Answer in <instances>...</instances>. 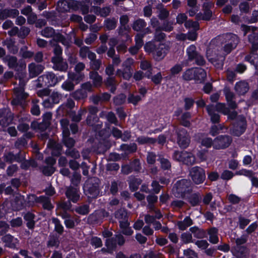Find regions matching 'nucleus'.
Instances as JSON below:
<instances>
[{"mask_svg":"<svg viewBox=\"0 0 258 258\" xmlns=\"http://www.w3.org/2000/svg\"><path fill=\"white\" fill-rule=\"evenodd\" d=\"M36 201L41 203L43 207L45 209L50 210L53 207L50 203V199L47 197L40 196L36 199Z\"/></svg>","mask_w":258,"mask_h":258,"instance_id":"2f4dec72","label":"nucleus"},{"mask_svg":"<svg viewBox=\"0 0 258 258\" xmlns=\"http://www.w3.org/2000/svg\"><path fill=\"white\" fill-rule=\"evenodd\" d=\"M52 221L54 224L55 231L59 234L62 233L63 231V227L61 224L60 221L56 218H53Z\"/></svg>","mask_w":258,"mask_h":258,"instance_id":"4d7b16f0","label":"nucleus"},{"mask_svg":"<svg viewBox=\"0 0 258 258\" xmlns=\"http://www.w3.org/2000/svg\"><path fill=\"white\" fill-rule=\"evenodd\" d=\"M105 83L107 86L110 87V90L111 92L113 93L115 91L117 83L114 77H108Z\"/></svg>","mask_w":258,"mask_h":258,"instance_id":"a18cd8bd","label":"nucleus"},{"mask_svg":"<svg viewBox=\"0 0 258 258\" xmlns=\"http://www.w3.org/2000/svg\"><path fill=\"white\" fill-rule=\"evenodd\" d=\"M91 12L102 17L108 16L111 12L110 7H105L102 8L96 6H92L91 8Z\"/></svg>","mask_w":258,"mask_h":258,"instance_id":"6ab92c4d","label":"nucleus"},{"mask_svg":"<svg viewBox=\"0 0 258 258\" xmlns=\"http://www.w3.org/2000/svg\"><path fill=\"white\" fill-rule=\"evenodd\" d=\"M245 59L254 66L255 68L258 67V54L252 52L249 55H247Z\"/></svg>","mask_w":258,"mask_h":258,"instance_id":"37998d69","label":"nucleus"},{"mask_svg":"<svg viewBox=\"0 0 258 258\" xmlns=\"http://www.w3.org/2000/svg\"><path fill=\"white\" fill-rule=\"evenodd\" d=\"M235 174L238 175H244L249 177L250 179L254 175V173L252 171L245 169H241L237 171Z\"/></svg>","mask_w":258,"mask_h":258,"instance_id":"680f3d73","label":"nucleus"},{"mask_svg":"<svg viewBox=\"0 0 258 258\" xmlns=\"http://www.w3.org/2000/svg\"><path fill=\"white\" fill-rule=\"evenodd\" d=\"M57 9L59 12H65L69 11V1L59 0L57 3Z\"/></svg>","mask_w":258,"mask_h":258,"instance_id":"ea45409f","label":"nucleus"},{"mask_svg":"<svg viewBox=\"0 0 258 258\" xmlns=\"http://www.w3.org/2000/svg\"><path fill=\"white\" fill-rule=\"evenodd\" d=\"M19 14L17 10H8L5 9L0 11V19H5L8 17L14 18L17 16Z\"/></svg>","mask_w":258,"mask_h":258,"instance_id":"bb28decb","label":"nucleus"},{"mask_svg":"<svg viewBox=\"0 0 258 258\" xmlns=\"http://www.w3.org/2000/svg\"><path fill=\"white\" fill-rule=\"evenodd\" d=\"M207 111L211 117V120L213 123H217L219 122L220 116L218 114L215 112L213 105H209L206 106Z\"/></svg>","mask_w":258,"mask_h":258,"instance_id":"cd10ccee","label":"nucleus"},{"mask_svg":"<svg viewBox=\"0 0 258 258\" xmlns=\"http://www.w3.org/2000/svg\"><path fill=\"white\" fill-rule=\"evenodd\" d=\"M192 224V220L189 217H186L182 221L178 222L177 225L179 229L184 230Z\"/></svg>","mask_w":258,"mask_h":258,"instance_id":"58836bf2","label":"nucleus"},{"mask_svg":"<svg viewBox=\"0 0 258 258\" xmlns=\"http://www.w3.org/2000/svg\"><path fill=\"white\" fill-rule=\"evenodd\" d=\"M248 40L252 45V51H256L258 49V33H252L248 36Z\"/></svg>","mask_w":258,"mask_h":258,"instance_id":"4c0bfd02","label":"nucleus"},{"mask_svg":"<svg viewBox=\"0 0 258 258\" xmlns=\"http://www.w3.org/2000/svg\"><path fill=\"white\" fill-rule=\"evenodd\" d=\"M225 94L226 99L230 109H235L237 107V105L236 103L233 100L234 97V94L228 90H226L225 92Z\"/></svg>","mask_w":258,"mask_h":258,"instance_id":"e433bc0d","label":"nucleus"},{"mask_svg":"<svg viewBox=\"0 0 258 258\" xmlns=\"http://www.w3.org/2000/svg\"><path fill=\"white\" fill-rule=\"evenodd\" d=\"M173 158L187 165H191L195 162V158L191 153L186 151H175Z\"/></svg>","mask_w":258,"mask_h":258,"instance_id":"6e6552de","label":"nucleus"},{"mask_svg":"<svg viewBox=\"0 0 258 258\" xmlns=\"http://www.w3.org/2000/svg\"><path fill=\"white\" fill-rule=\"evenodd\" d=\"M37 87L54 86L58 82V78L52 72H48L37 79Z\"/></svg>","mask_w":258,"mask_h":258,"instance_id":"423d86ee","label":"nucleus"},{"mask_svg":"<svg viewBox=\"0 0 258 258\" xmlns=\"http://www.w3.org/2000/svg\"><path fill=\"white\" fill-rule=\"evenodd\" d=\"M98 181V179L93 178L85 182L84 190L88 197L95 198L98 195L99 190Z\"/></svg>","mask_w":258,"mask_h":258,"instance_id":"0eeeda50","label":"nucleus"},{"mask_svg":"<svg viewBox=\"0 0 258 258\" xmlns=\"http://www.w3.org/2000/svg\"><path fill=\"white\" fill-rule=\"evenodd\" d=\"M3 61L6 63L11 69H17L18 66L17 58L16 56L7 55L3 58Z\"/></svg>","mask_w":258,"mask_h":258,"instance_id":"a878e982","label":"nucleus"},{"mask_svg":"<svg viewBox=\"0 0 258 258\" xmlns=\"http://www.w3.org/2000/svg\"><path fill=\"white\" fill-rule=\"evenodd\" d=\"M161 28L155 30L154 36V40L155 41L154 42L157 43L156 41H160L165 38V34L161 32Z\"/></svg>","mask_w":258,"mask_h":258,"instance_id":"338daca9","label":"nucleus"},{"mask_svg":"<svg viewBox=\"0 0 258 258\" xmlns=\"http://www.w3.org/2000/svg\"><path fill=\"white\" fill-rule=\"evenodd\" d=\"M44 68L42 65L36 64L31 63L28 65V70L30 77L34 78L40 74L43 70Z\"/></svg>","mask_w":258,"mask_h":258,"instance_id":"a211bd4d","label":"nucleus"},{"mask_svg":"<svg viewBox=\"0 0 258 258\" xmlns=\"http://www.w3.org/2000/svg\"><path fill=\"white\" fill-rule=\"evenodd\" d=\"M67 197L69 200L76 203L80 198L79 190L77 188L69 187L66 192Z\"/></svg>","mask_w":258,"mask_h":258,"instance_id":"aec40b11","label":"nucleus"},{"mask_svg":"<svg viewBox=\"0 0 258 258\" xmlns=\"http://www.w3.org/2000/svg\"><path fill=\"white\" fill-rule=\"evenodd\" d=\"M60 123L62 131V136H69L70 131L68 127L69 121L67 119L64 118L60 120Z\"/></svg>","mask_w":258,"mask_h":258,"instance_id":"49530a36","label":"nucleus"},{"mask_svg":"<svg viewBox=\"0 0 258 258\" xmlns=\"http://www.w3.org/2000/svg\"><path fill=\"white\" fill-rule=\"evenodd\" d=\"M25 83L20 84L19 87L14 89V92L16 96L15 98L12 101V103L18 104L22 103V101L26 99L28 96L27 94L24 92V86Z\"/></svg>","mask_w":258,"mask_h":258,"instance_id":"4468645a","label":"nucleus"},{"mask_svg":"<svg viewBox=\"0 0 258 258\" xmlns=\"http://www.w3.org/2000/svg\"><path fill=\"white\" fill-rule=\"evenodd\" d=\"M189 175L193 182L197 184L203 183L206 178L205 170L198 166L191 168L189 171Z\"/></svg>","mask_w":258,"mask_h":258,"instance_id":"9d476101","label":"nucleus"},{"mask_svg":"<svg viewBox=\"0 0 258 258\" xmlns=\"http://www.w3.org/2000/svg\"><path fill=\"white\" fill-rule=\"evenodd\" d=\"M152 33V31L151 29L149 27H147L144 29L143 31V33H138L135 36V42L136 45L138 46L139 47L141 48L143 45L144 42L143 40V38L144 36L147 34H150Z\"/></svg>","mask_w":258,"mask_h":258,"instance_id":"b1692460","label":"nucleus"},{"mask_svg":"<svg viewBox=\"0 0 258 258\" xmlns=\"http://www.w3.org/2000/svg\"><path fill=\"white\" fill-rule=\"evenodd\" d=\"M41 35L46 38L53 37V39L49 41L50 44L53 42H60L63 45L68 47L70 44V40L66 39L63 35L59 33L55 34L54 30L51 27H46L41 31Z\"/></svg>","mask_w":258,"mask_h":258,"instance_id":"20e7f679","label":"nucleus"},{"mask_svg":"<svg viewBox=\"0 0 258 258\" xmlns=\"http://www.w3.org/2000/svg\"><path fill=\"white\" fill-rule=\"evenodd\" d=\"M115 218L119 220L120 226H125L127 223L128 222L127 212L124 209H120L117 211L115 213Z\"/></svg>","mask_w":258,"mask_h":258,"instance_id":"412c9836","label":"nucleus"},{"mask_svg":"<svg viewBox=\"0 0 258 258\" xmlns=\"http://www.w3.org/2000/svg\"><path fill=\"white\" fill-rule=\"evenodd\" d=\"M68 79L71 80L72 82H74L75 84H79L82 81L84 78V75L81 73H72L69 72L68 74Z\"/></svg>","mask_w":258,"mask_h":258,"instance_id":"7c9ffc66","label":"nucleus"},{"mask_svg":"<svg viewBox=\"0 0 258 258\" xmlns=\"http://www.w3.org/2000/svg\"><path fill=\"white\" fill-rule=\"evenodd\" d=\"M120 148L122 150L125 151L127 153H132L136 151L137 145L135 143L123 144L121 145Z\"/></svg>","mask_w":258,"mask_h":258,"instance_id":"3c124183","label":"nucleus"},{"mask_svg":"<svg viewBox=\"0 0 258 258\" xmlns=\"http://www.w3.org/2000/svg\"><path fill=\"white\" fill-rule=\"evenodd\" d=\"M190 114L189 112H185L183 113L180 119L181 124L184 126H189L190 125V122L188 119L190 118Z\"/></svg>","mask_w":258,"mask_h":258,"instance_id":"6e6d98bb","label":"nucleus"},{"mask_svg":"<svg viewBox=\"0 0 258 258\" xmlns=\"http://www.w3.org/2000/svg\"><path fill=\"white\" fill-rule=\"evenodd\" d=\"M232 139L228 136L221 135L214 140V148L215 149H223L229 146Z\"/></svg>","mask_w":258,"mask_h":258,"instance_id":"9b49d317","label":"nucleus"},{"mask_svg":"<svg viewBox=\"0 0 258 258\" xmlns=\"http://www.w3.org/2000/svg\"><path fill=\"white\" fill-rule=\"evenodd\" d=\"M142 180L139 178H136L135 177H130L129 181V186L131 190L135 191L138 188L139 185L141 184Z\"/></svg>","mask_w":258,"mask_h":258,"instance_id":"c03bdc74","label":"nucleus"},{"mask_svg":"<svg viewBox=\"0 0 258 258\" xmlns=\"http://www.w3.org/2000/svg\"><path fill=\"white\" fill-rule=\"evenodd\" d=\"M184 26L186 28H193L195 31L199 28V24L197 22L188 20L185 22Z\"/></svg>","mask_w":258,"mask_h":258,"instance_id":"e2e57ef3","label":"nucleus"},{"mask_svg":"<svg viewBox=\"0 0 258 258\" xmlns=\"http://www.w3.org/2000/svg\"><path fill=\"white\" fill-rule=\"evenodd\" d=\"M134 60L132 58H127L122 64L123 70L117 69L116 76L122 77L124 79L129 80L133 75V70L131 66L134 64Z\"/></svg>","mask_w":258,"mask_h":258,"instance_id":"39448f33","label":"nucleus"},{"mask_svg":"<svg viewBox=\"0 0 258 258\" xmlns=\"http://www.w3.org/2000/svg\"><path fill=\"white\" fill-rule=\"evenodd\" d=\"M75 211L81 215H87L90 211L89 206L88 205H83L82 206H79L76 208Z\"/></svg>","mask_w":258,"mask_h":258,"instance_id":"603ef678","label":"nucleus"},{"mask_svg":"<svg viewBox=\"0 0 258 258\" xmlns=\"http://www.w3.org/2000/svg\"><path fill=\"white\" fill-rule=\"evenodd\" d=\"M89 77L92 80L94 86L98 87L102 84V78L97 72H91Z\"/></svg>","mask_w":258,"mask_h":258,"instance_id":"c9c22d12","label":"nucleus"},{"mask_svg":"<svg viewBox=\"0 0 258 258\" xmlns=\"http://www.w3.org/2000/svg\"><path fill=\"white\" fill-rule=\"evenodd\" d=\"M208 233L209 235V241L212 244H217L219 242V238L218 236V230L215 227L210 228Z\"/></svg>","mask_w":258,"mask_h":258,"instance_id":"c85d7f7f","label":"nucleus"},{"mask_svg":"<svg viewBox=\"0 0 258 258\" xmlns=\"http://www.w3.org/2000/svg\"><path fill=\"white\" fill-rule=\"evenodd\" d=\"M144 49L146 52H152L154 58L157 60L162 59L168 51V47L165 44L152 42L147 43L144 46Z\"/></svg>","mask_w":258,"mask_h":258,"instance_id":"f03ea898","label":"nucleus"},{"mask_svg":"<svg viewBox=\"0 0 258 258\" xmlns=\"http://www.w3.org/2000/svg\"><path fill=\"white\" fill-rule=\"evenodd\" d=\"M186 53L188 59L190 60L194 59L195 57L199 54L197 51L196 47L194 45H190L187 48Z\"/></svg>","mask_w":258,"mask_h":258,"instance_id":"a19ab883","label":"nucleus"},{"mask_svg":"<svg viewBox=\"0 0 258 258\" xmlns=\"http://www.w3.org/2000/svg\"><path fill=\"white\" fill-rule=\"evenodd\" d=\"M63 142L66 147L71 148L75 144V141L73 139L70 138L69 136H62Z\"/></svg>","mask_w":258,"mask_h":258,"instance_id":"052dcab7","label":"nucleus"},{"mask_svg":"<svg viewBox=\"0 0 258 258\" xmlns=\"http://www.w3.org/2000/svg\"><path fill=\"white\" fill-rule=\"evenodd\" d=\"M2 240L6 245L10 248H15L18 243L17 238H14L10 234H7L2 237Z\"/></svg>","mask_w":258,"mask_h":258,"instance_id":"5701e85b","label":"nucleus"},{"mask_svg":"<svg viewBox=\"0 0 258 258\" xmlns=\"http://www.w3.org/2000/svg\"><path fill=\"white\" fill-rule=\"evenodd\" d=\"M214 6V3L212 2L205 3L203 4L204 13H199L196 16L197 20L209 21L212 16V12L210 9Z\"/></svg>","mask_w":258,"mask_h":258,"instance_id":"f8f14e48","label":"nucleus"},{"mask_svg":"<svg viewBox=\"0 0 258 258\" xmlns=\"http://www.w3.org/2000/svg\"><path fill=\"white\" fill-rule=\"evenodd\" d=\"M246 126V120L244 117L241 116L240 120L234 124L231 133L234 136H239L244 133Z\"/></svg>","mask_w":258,"mask_h":258,"instance_id":"ddd939ff","label":"nucleus"},{"mask_svg":"<svg viewBox=\"0 0 258 258\" xmlns=\"http://www.w3.org/2000/svg\"><path fill=\"white\" fill-rule=\"evenodd\" d=\"M105 245L107 248L108 251L111 252L116 247V240L113 238L107 239Z\"/></svg>","mask_w":258,"mask_h":258,"instance_id":"864d4df0","label":"nucleus"},{"mask_svg":"<svg viewBox=\"0 0 258 258\" xmlns=\"http://www.w3.org/2000/svg\"><path fill=\"white\" fill-rule=\"evenodd\" d=\"M222 40L225 43H230L231 48H235L239 40L237 35L233 34H226L222 37L213 40L207 50V57L217 68H221L223 65L224 55L219 52V47L217 44Z\"/></svg>","mask_w":258,"mask_h":258,"instance_id":"f257e3e1","label":"nucleus"},{"mask_svg":"<svg viewBox=\"0 0 258 258\" xmlns=\"http://www.w3.org/2000/svg\"><path fill=\"white\" fill-rule=\"evenodd\" d=\"M81 3L75 0L69 1V11L72 9L74 11H77L80 9Z\"/></svg>","mask_w":258,"mask_h":258,"instance_id":"774afa93","label":"nucleus"},{"mask_svg":"<svg viewBox=\"0 0 258 258\" xmlns=\"http://www.w3.org/2000/svg\"><path fill=\"white\" fill-rule=\"evenodd\" d=\"M214 107L215 110L222 112L225 115L229 113V108L228 107H226L224 104L219 103L215 106H214Z\"/></svg>","mask_w":258,"mask_h":258,"instance_id":"8fccbe9b","label":"nucleus"},{"mask_svg":"<svg viewBox=\"0 0 258 258\" xmlns=\"http://www.w3.org/2000/svg\"><path fill=\"white\" fill-rule=\"evenodd\" d=\"M231 251L233 255L237 258H246L248 253L245 246H235Z\"/></svg>","mask_w":258,"mask_h":258,"instance_id":"f3484780","label":"nucleus"},{"mask_svg":"<svg viewBox=\"0 0 258 258\" xmlns=\"http://www.w3.org/2000/svg\"><path fill=\"white\" fill-rule=\"evenodd\" d=\"M81 5L80 6V9L81 10L83 14L88 13L89 11L90 6L92 4L90 0H87L86 2H80Z\"/></svg>","mask_w":258,"mask_h":258,"instance_id":"5fc2aeb1","label":"nucleus"},{"mask_svg":"<svg viewBox=\"0 0 258 258\" xmlns=\"http://www.w3.org/2000/svg\"><path fill=\"white\" fill-rule=\"evenodd\" d=\"M191 182L186 179L178 180L172 188V193L177 198H183L191 190Z\"/></svg>","mask_w":258,"mask_h":258,"instance_id":"7ed1b4c3","label":"nucleus"},{"mask_svg":"<svg viewBox=\"0 0 258 258\" xmlns=\"http://www.w3.org/2000/svg\"><path fill=\"white\" fill-rule=\"evenodd\" d=\"M147 25L146 22L144 20L142 19H138L135 20L133 24L132 28L133 30L136 31H143V28H144Z\"/></svg>","mask_w":258,"mask_h":258,"instance_id":"72a5a7b5","label":"nucleus"},{"mask_svg":"<svg viewBox=\"0 0 258 258\" xmlns=\"http://www.w3.org/2000/svg\"><path fill=\"white\" fill-rule=\"evenodd\" d=\"M117 19L114 18H108L104 21V26L108 30H112L116 28Z\"/></svg>","mask_w":258,"mask_h":258,"instance_id":"79ce46f5","label":"nucleus"},{"mask_svg":"<svg viewBox=\"0 0 258 258\" xmlns=\"http://www.w3.org/2000/svg\"><path fill=\"white\" fill-rule=\"evenodd\" d=\"M196 74H199L201 75V77H203L205 75L204 69L200 68L188 69L183 73L182 77L185 80H194V77Z\"/></svg>","mask_w":258,"mask_h":258,"instance_id":"2eb2a0df","label":"nucleus"},{"mask_svg":"<svg viewBox=\"0 0 258 258\" xmlns=\"http://www.w3.org/2000/svg\"><path fill=\"white\" fill-rule=\"evenodd\" d=\"M4 45L7 46L12 53L15 54L18 51V47L15 44V42L11 38L6 39L4 42Z\"/></svg>","mask_w":258,"mask_h":258,"instance_id":"f704fd0d","label":"nucleus"},{"mask_svg":"<svg viewBox=\"0 0 258 258\" xmlns=\"http://www.w3.org/2000/svg\"><path fill=\"white\" fill-rule=\"evenodd\" d=\"M61 88L66 91H71L75 88V84L68 78L61 85Z\"/></svg>","mask_w":258,"mask_h":258,"instance_id":"09e8293b","label":"nucleus"},{"mask_svg":"<svg viewBox=\"0 0 258 258\" xmlns=\"http://www.w3.org/2000/svg\"><path fill=\"white\" fill-rule=\"evenodd\" d=\"M72 95L76 99H81L87 97V94L84 90L81 88L73 92Z\"/></svg>","mask_w":258,"mask_h":258,"instance_id":"de8ad7c7","label":"nucleus"},{"mask_svg":"<svg viewBox=\"0 0 258 258\" xmlns=\"http://www.w3.org/2000/svg\"><path fill=\"white\" fill-rule=\"evenodd\" d=\"M138 142L140 144H154L156 139L148 137H141L138 138Z\"/></svg>","mask_w":258,"mask_h":258,"instance_id":"0e129e2a","label":"nucleus"},{"mask_svg":"<svg viewBox=\"0 0 258 258\" xmlns=\"http://www.w3.org/2000/svg\"><path fill=\"white\" fill-rule=\"evenodd\" d=\"M177 142L180 148H185L190 143V138L187 131L180 127L176 130Z\"/></svg>","mask_w":258,"mask_h":258,"instance_id":"1a4fd4ad","label":"nucleus"},{"mask_svg":"<svg viewBox=\"0 0 258 258\" xmlns=\"http://www.w3.org/2000/svg\"><path fill=\"white\" fill-rule=\"evenodd\" d=\"M61 217L64 220V223L67 228H73L75 226V222L74 219L67 213H62Z\"/></svg>","mask_w":258,"mask_h":258,"instance_id":"c756f323","label":"nucleus"},{"mask_svg":"<svg viewBox=\"0 0 258 258\" xmlns=\"http://www.w3.org/2000/svg\"><path fill=\"white\" fill-rule=\"evenodd\" d=\"M249 89L248 83L244 81H241L236 83L235 90L239 95H243L246 93Z\"/></svg>","mask_w":258,"mask_h":258,"instance_id":"4be33fe9","label":"nucleus"},{"mask_svg":"<svg viewBox=\"0 0 258 258\" xmlns=\"http://www.w3.org/2000/svg\"><path fill=\"white\" fill-rule=\"evenodd\" d=\"M182 241L184 243H188L192 242L191 234L189 232H184L181 235Z\"/></svg>","mask_w":258,"mask_h":258,"instance_id":"69168bd1","label":"nucleus"},{"mask_svg":"<svg viewBox=\"0 0 258 258\" xmlns=\"http://www.w3.org/2000/svg\"><path fill=\"white\" fill-rule=\"evenodd\" d=\"M195 139L201 144L202 146L209 148L212 146L214 148V140L211 138L204 137L202 134L198 133L195 136Z\"/></svg>","mask_w":258,"mask_h":258,"instance_id":"dca6fc26","label":"nucleus"},{"mask_svg":"<svg viewBox=\"0 0 258 258\" xmlns=\"http://www.w3.org/2000/svg\"><path fill=\"white\" fill-rule=\"evenodd\" d=\"M26 205L25 197L23 196L18 195L16 197L13 203V208L16 210H20L23 208Z\"/></svg>","mask_w":258,"mask_h":258,"instance_id":"393cba45","label":"nucleus"},{"mask_svg":"<svg viewBox=\"0 0 258 258\" xmlns=\"http://www.w3.org/2000/svg\"><path fill=\"white\" fill-rule=\"evenodd\" d=\"M49 148L51 149V153L53 156H58L60 154L61 146L57 144L53 141H50L47 145Z\"/></svg>","mask_w":258,"mask_h":258,"instance_id":"473e14b6","label":"nucleus"},{"mask_svg":"<svg viewBox=\"0 0 258 258\" xmlns=\"http://www.w3.org/2000/svg\"><path fill=\"white\" fill-rule=\"evenodd\" d=\"M201 200V197L198 194H193L189 198V202L193 206L198 205Z\"/></svg>","mask_w":258,"mask_h":258,"instance_id":"13d9d810","label":"nucleus"},{"mask_svg":"<svg viewBox=\"0 0 258 258\" xmlns=\"http://www.w3.org/2000/svg\"><path fill=\"white\" fill-rule=\"evenodd\" d=\"M141 100V97L140 95H135L133 94H130L128 98L127 101L128 103H132L134 105H136L137 103Z\"/></svg>","mask_w":258,"mask_h":258,"instance_id":"bf43d9fd","label":"nucleus"}]
</instances>
